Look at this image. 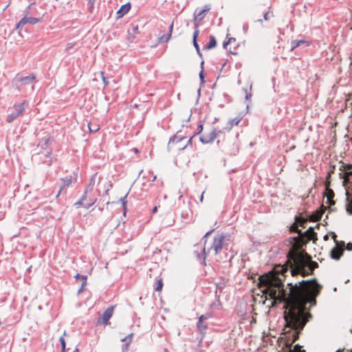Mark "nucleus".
I'll use <instances>...</instances> for the list:
<instances>
[{"label":"nucleus","instance_id":"1","mask_svg":"<svg viewBox=\"0 0 352 352\" xmlns=\"http://www.w3.org/2000/svg\"><path fill=\"white\" fill-rule=\"evenodd\" d=\"M287 258L286 265L276 266L273 271L260 276L258 285L266 298L269 296L273 300L272 306L284 303L286 327L294 330L292 334V342H294L298 338L300 331L311 317L307 309L316 305V298L320 292L321 286L314 278L302 280L294 284L288 283V291L285 289L279 274L285 276L288 267L292 276L297 274L306 276L311 274L318 267V264L312 261L307 253L304 252L292 250Z\"/></svg>","mask_w":352,"mask_h":352},{"label":"nucleus","instance_id":"2","mask_svg":"<svg viewBox=\"0 0 352 352\" xmlns=\"http://www.w3.org/2000/svg\"><path fill=\"white\" fill-rule=\"evenodd\" d=\"M343 182L346 184H351L348 188H352V171H349L345 173ZM346 196L347 201L346 205V210L348 214H352V197L347 190H346Z\"/></svg>","mask_w":352,"mask_h":352},{"label":"nucleus","instance_id":"3","mask_svg":"<svg viewBox=\"0 0 352 352\" xmlns=\"http://www.w3.org/2000/svg\"><path fill=\"white\" fill-rule=\"evenodd\" d=\"M25 101L18 104H14L12 107V109L13 110V111L10 113L7 116L6 120L8 123H11L15 119H16L18 117H19L23 113V112L25 111Z\"/></svg>","mask_w":352,"mask_h":352},{"label":"nucleus","instance_id":"4","mask_svg":"<svg viewBox=\"0 0 352 352\" xmlns=\"http://www.w3.org/2000/svg\"><path fill=\"white\" fill-rule=\"evenodd\" d=\"M224 240L225 235L223 233L215 235L210 248L208 250V252L212 250L215 254H218L223 248Z\"/></svg>","mask_w":352,"mask_h":352},{"label":"nucleus","instance_id":"5","mask_svg":"<svg viewBox=\"0 0 352 352\" xmlns=\"http://www.w3.org/2000/svg\"><path fill=\"white\" fill-rule=\"evenodd\" d=\"M218 133L215 129H213L210 133L204 134L199 137V140L203 144H209L212 142L217 137Z\"/></svg>","mask_w":352,"mask_h":352},{"label":"nucleus","instance_id":"6","mask_svg":"<svg viewBox=\"0 0 352 352\" xmlns=\"http://www.w3.org/2000/svg\"><path fill=\"white\" fill-rule=\"evenodd\" d=\"M114 306L109 307L101 316V317L98 320V322L101 321V322L104 325H107L109 324V320L111 318L113 313Z\"/></svg>","mask_w":352,"mask_h":352},{"label":"nucleus","instance_id":"7","mask_svg":"<svg viewBox=\"0 0 352 352\" xmlns=\"http://www.w3.org/2000/svg\"><path fill=\"white\" fill-rule=\"evenodd\" d=\"M210 10V6L209 4H207L204 6V8L202 10H201L199 11H197V10L195 11V19H194L195 25H196V23H198V25H199V22L202 21V19L206 16V12L208 11H209Z\"/></svg>","mask_w":352,"mask_h":352},{"label":"nucleus","instance_id":"8","mask_svg":"<svg viewBox=\"0 0 352 352\" xmlns=\"http://www.w3.org/2000/svg\"><path fill=\"white\" fill-rule=\"evenodd\" d=\"M344 242L342 241L340 245L336 242V247L331 251V256L332 258L338 260L342 255L344 251Z\"/></svg>","mask_w":352,"mask_h":352},{"label":"nucleus","instance_id":"9","mask_svg":"<svg viewBox=\"0 0 352 352\" xmlns=\"http://www.w3.org/2000/svg\"><path fill=\"white\" fill-rule=\"evenodd\" d=\"M40 21L38 18L32 16H24L16 24V28H21L23 25L27 23L36 24Z\"/></svg>","mask_w":352,"mask_h":352},{"label":"nucleus","instance_id":"10","mask_svg":"<svg viewBox=\"0 0 352 352\" xmlns=\"http://www.w3.org/2000/svg\"><path fill=\"white\" fill-rule=\"evenodd\" d=\"M210 316L209 314L206 315H201L198 320V322L197 323V327L198 329V331L201 333L204 334L206 333V329H208V325L204 324V320H206L207 318H209Z\"/></svg>","mask_w":352,"mask_h":352},{"label":"nucleus","instance_id":"11","mask_svg":"<svg viewBox=\"0 0 352 352\" xmlns=\"http://www.w3.org/2000/svg\"><path fill=\"white\" fill-rule=\"evenodd\" d=\"M173 29V22H172L171 24L169 25L166 34H159V37H158L159 43H167L171 37Z\"/></svg>","mask_w":352,"mask_h":352},{"label":"nucleus","instance_id":"12","mask_svg":"<svg viewBox=\"0 0 352 352\" xmlns=\"http://www.w3.org/2000/svg\"><path fill=\"white\" fill-rule=\"evenodd\" d=\"M199 34V30L198 28V23H196V28L193 33V45H194L195 48L196 49L197 54L201 57L202 54L201 53L199 46L197 42V37L198 36Z\"/></svg>","mask_w":352,"mask_h":352},{"label":"nucleus","instance_id":"13","mask_svg":"<svg viewBox=\"0 0 352 352\" xmlns=\"http://www.w3.org/2000/svg\"><path fill=\"white\" fill-rule=\"evenodd\" d=\"M304 235L307 238L308 240H312L314 241L317 240V234L314 232L313 227L309 228L305 232Z\"/></svg>","mask_w":352,"mask_h":352},{"label":"nucleus","instance_id":"14","mask_svg":"<svg viewBox=\"0 0 352 352\" xmlns=\"http://www.w3.org/2000/svg\"><path fill=\"white\" fill-rule=\"evenodd\" d=\"M131 8L130 3L122 5L117 12L118 17H121L126 13H127Z\"/></svg>","mask_w":352,"mask_h":352},{"label":"nucleus","instance_id":"15","mask_svg":"<svg viewBox=\"0 0 352 352\" xmlns=\"http://www.w3.org/2000/svg\"><path fill=\"white\" fill-rule=\"evenodd\" d=\"M138 25H135L132 27L131 32H128V36L126 37V39L129 42L132 43L133 41L138 33Z\"/></svg>","mask_w":352,"mask_h":352},{"label":"nucleus","instance_id":"16","mask_svg":"<svg viewBox=\"0 0 352 352\" xmlns=\"http://www.w3.org/2000/svg\"><path fill=\"white\" fill-rule=\"evenodd\" d=\"M326 197H327V201L330 206H333L335 204V201L333 200V198L334 197V192H333V190L327 188Z\"/></svg>","mask_w":352,"mask_h":352},{"label":"nucleus","instance_id":"17","mask_svg":"<svg viewBox=\"0 0 352 352\" xmlns=\"http://www.w3.org/2000/svg\"><path fill=\"white\" fill-rule=\"evenodd\" d=\"M133 333L129 334L125 338H122L121 341L124 342L127 340V342L122 346V351L126 352L128 351V348L131 342H132Z\"/></svg>","mask_w":352,"mask_h":352},{"label":"nucleus","instance_id":"18","mask_svg":"<svg viewBox=\"0 0 352 352\" xmlns=\"http://www.w3.org/2000/svg\"><path fill=\"white\" fill-rule=\"evenodd\" d=\"M74 277L76 279L77 278H80L82 279L81 286H80V287L78 289V293H80V292H82L84 290L85 287L87 285V276H85V275H80L79 274H77Z\"/></svg>","mask_w":352,"mask_h":352},{"label":"nucleus","instance_id":"19","mask_svg":"<svg viewBox=\"0 0 352 352\" xmlns=\"http://www.w3.org/2000/svg\"><path fill=\"white\" fill-rule=\"evenodd\" d=\"M306 44L307 46L309 45V42L303 39L298 40V41H292V50H294L295 48L299 47L302 44Z\"/></svg>","mask_w":352,"mask_h":352},{"label":"nucleus","instance_id":"20","mask_svg":"<svg viewBox=\"0 0 352 352\" xmlns=\"http://www.w3.org/2000/svg\"><path fill=\"white\" fill-rule=\"evenodd\" d=\"M34 80V76L33 75L28 76L25 77H20L19 78V81L21 82H24L25 85H30L32 84L33 81Z\"/></svg>","mask_w":352,"mask_h":352},{"label":"nucleus","instance_id":"21","mask_svg":"<svg viewBox=\"0 0 352 352\" xmlns=\"http://www.w3.org/2000/svg\"><path fill=\"white\" fill-rule=\"evenodd\" d=\"M52 143V139L50 137L44 138L39 142L38 146H40L42 148H47L49 145Z\"/></svg>","mask_w":352,"mask_h":352},{"label":"nucleus","instance_id":"22","mask_svg":"<svg viewBox=\"0 0 352 352\" xmlns=\"http://www.w3.org/2000/svg\"><path fill=\"white\" fill-rule=\"evenodd\" d=\"M95 182H96V177L94 175H93L89 180V183L88 186L85 188V190L84 192L85 195H87L89 192H91L93 190V188L95 185Z\"/></svg>","mask_w":352,"mask_h":352},{"label":"nucleus","instance_id":"23","mask_svg":"<svg viewBox=\"0 0 352 352\" xmlns=\"http://www.w3.org/2000/svg\"><path fill=\"white\" fill-rule=\"evenodd\" d=\"M217 45V41L214 36H210L208 43L204 47L205 50H210L214 47Z\"/></svg>","mask_w":352,"mask_h":352},{"label":"nucleus","instance_id":"24","mask_svg":"<svg viewBox=\"0 0 352 352\" xmlns=\"http://www.w3.org/2000/svg\"><path fill=\"white\" fill-rule=\"evenodd\" d=\"M242 120V116H239L234 118H232L229 120L228 124L230 129L232 128L234 126L238 125V124L240 122V121Z\"/></svg>","mask_w":352,"mask_h":352},{"label":"nucleus","instance_id":"25","mask_svg":"<svg viewBox=\"0 0 352 352\" xmlns=\"http://www.w3.org/2000/svg\"><path fill=\"white\" fill-rule=\"evenodd\" d=\"M128 195H129V192H126L125 194V195L123 197L120 198V201L121 202L122 206L123 207V210H124L123 214H124V215H125L126 212V203H127L126 197H127Z\"/></svg>","mask_w":352,"mask_h":352},{"label":"nucleus","instance_id":"26","mask_svg":"<svg viewBox=\"0 0 352 352\" xmlns=\"http://www.w3.org/2000/svg\"><path fill=\"white\" fill-rule=\"evenodd\" d=\"M88 127L91 133L97 132L100 129V126L98 124L88 123Z\"/></svg>","mask_w":352,"mask_h":352},{"label":"nucleus","instance_id":"27","mask_svg":"<svg viewBox=\"0 0 352 352\" xmlns=\"http://www.w3.org/2000/svg\"><path fill=\"white\" fill-rule=\"evenodd\" d=\"M162 287H163L162 279V278L157 279L155 290L157 292H160L162 291Z\"/></svg>","mask_w":352,"mask_h":352},{"label":"nucleus","instance_id":"28","mask_svg":"<svg viewBox=\"0 0 352 352\" xmlns=\"http://www.w3.org/2000/svg\"><path fill=\"white\" fill-rule=\"evenodd\" d=\"M59 341L61 344V352H65L66 350V343L63 337H60Z\"/></svg>","mask_w":352,"mask_h":352},{"label":"nucleus","instance_id":"29","mask_svg":"<svg viewBox=\"0 0 352 352\" xmlns=\"http://www.w3.org/2000/svg\"><path fill=\"white\" fill-rule=\"evenodd\" d=\"M86 195L85 193L83 195V196L81 197V199L77 201L76 204H75V206L77 207V208H79L81 206H82L83 204V201L85 200L86 199Z\"/></svg>","mask_w":352,"mask_h":352},{"label":"nucleus","instance_id":"30","mask_svg":"<svg viewBox=\"0 0 352 352\" xmlns=\"http://www.w3.org/2000/svg\"><path fill=\"white\" fill-rule=\"evenodd\" d=\"M322 215V212H317L316 214L312 215V218L314 221H319Z\"/></svg>","mask_w":352,"mask_h":352},{"label":"nucleus","instance_id":"31","mask_svg":"<svg viewBox=\"0 0 352 352\" xmlns=\"http://www.w3.org/2000/svg\"><path fill=\"white\" fill-rule=\"evenodd\" d=\"M233 42L235 43L236 42V39L234 38H232V37L230 38L227 42H224L223 43V47L226 49L227 46L228 45L231 44Z\"/></svg>","mask_w":352,"mask_h":352},{"label":"nucleus","instance_id":"32","mask_svg":"<svg viewBox=\"0 0 352 352\" xmlns=\"http://www.w3.org/2000/svg\"><path fill=\"white\" fill-rule=\"evenodd\" d=\"M100 74L102 80V81L104 82V86L108 85H109V81H108L107 78L104 76V72L101 71V72H100Z\"/></svg>","mask_w":352,"mask_h":352},{"label":"nucleus","instance_id":"33","mask_svg":"<svg viewBox=\"0 0 352 352\" xmlns=\"http://www.w3.org/2000/svg\"><path fill=\"white\" fill-rule=\"evenodd\" d=\"M96 200L97 199L96 198L89 199V202L86 205H85V207L86 208H89L96 203Z\"/></svg>","mask_w":352,"mask_h":352},{"label":"nucleus","instance_id":"34","mask_svg":"<svg viewBox=\"0 0 352 352\" xmlns=\"http://www.w3.org/2000/svg\"><path fill=\"white\" fill-rule=\"evenodd\" d=\"M196 134H197V133H195L192 137H190V138L188 139L187 144H186V145H184V146H182V147L179 148V149L183 150V149H184V148L188 146V144H191V143H192V140L193 137H194Z\"/></svg>","mask_w":352,"mask_h":352},{"label":"nucleus","instance_id":"35","mask_svg":"<svg viewBox=\"0 0 352 352\" xmlns=\"http://www.w3.org/2000/svg\"><path fill=\"white\" fill-rule=\"evenodd\" d=\"M183 138H179L177 135H175L173 139H171L170 140H172L173 142H178L179 141L182 140Z\"/></svg>","mask_w":352,"mask_h":352},{"label":"nucleus","instance_id":"36","mask_svg":"<svg viewBox=\"0 0 352 352\" xmlns=\"http://www.w3.org/2000/svg\"><path fill=\"white\" fill-rule=\"evenodd\" d=\"M63 181H64V186H69L72 182L71 179H65Z\"/></svg>","mask_w":352,"mask_h":352},{"label":"nucleus","instance_id":"37","mask_svg":"<svg viewBox=\"0 0 352 352\" xmlns=\"http://www.w3.org/2000/svg\"><path fill=\"white\" fill-rule=\"evenodd\" d=\"M346 249L349 251L352 250V243H348L346 245Z\"/></svg>","mask_w":352,"mask_h":352},{"label":"nucleus","instance_id":"38","mask_svg":"<svg viewBox=\"0 0 352 352\" xmlns=\"http://www.w3.org/2000/svg\"><path fill=\"white\" fill-rule=\"evenodd\" d=\"M199 78H200L201 82H204V70L203 69H201V72H199Z\"/></svg>","mask_w":352,"mask_h":352},{"label":"nucleus","instance_id":"39","mask_svg":"<svg viewBox=\"0 0 352 352\" xmlns=\"http://www.w3.org/2000/svg\"><path fill=\"white\" fill-rule=\"evenodd\" d=\"M213 231H214V230H213V229H212V230H210L208 231V232L205 234V235L204 236V239H206V238L208 235H210V234Z\"/></svg>","mask_w":352,"mask_h":352},{"label":"nucleus","instance_id":"40","mask_svg":"<svg viewBox=\"0 0 352 352\" xmlns=\"http://www.w3.org/2000/svg\"><path fill=\"white\" fill-rule=\"evenodd\" d=\"M268 14H269V12H266L264 15H263V18L265 21H267L269 20V16H268Z\"/></svg>","mask_w":352,"mask_h":352},{"label":"nucleus","instance_id":"41","mask_svg":"<svg viewBox=\"0 0 352 352\" xmlns=\"http://www.w3.org/2000/svg\"><path fill=\"white\" fill-rule=\"evenodd\" d=\"M52 149H49V151H47V153L45 154V155L47 157H50L52 155Z\"/></svg>","mask_w":352,"mask_h":352},{"label":"nucleus","instance_id":"42","mask_svg":"<svg viewBox=\"0 0 352 352\" xmlns=\"http://www.w3.org/2000/svg\"><path fill=\"white\" fill-rule=\"evenodd\" d=\"M198 129H199V131H198V132L197 133H200L202 131V130H203V125L202 124H199V126H198Z\"/></svg>","mask_w":352,"mask_h":352},{"label":"nucleus","instance_id":"43","mask_svg":"<svg viewBox=\"0 0 352 352\" xmlns=\"http://www.w3.org/2000/svg\"><path fill=\"white\" fill-rule=\"evenodd\" d=\"M204 192H202V193L201 194L200 198H199V201L201 203L203 202V200H204Z\"/></svg>","mask_w":352,"mask_h":352},{"label":"nucleus","instance_id":"44","mask_svg":"<svg viewBox=\"0 0 352 352\" xmlns=\"http://www.w3.org/2000/svg\"><path fill=\"white\" fill-rule=\"evenodd\" d=\"M63 187H64V186H62V187L60 188V190H58V192H57L56 197H58L60 195V192H61L62 190L63 189Z\"/></svg>","mask_w":352,"mask_h":352},{"label":"nucleus","instance_id":"45","mask_svg":"<svg viewBox=\"0 0 352 352\" xmlns=\"http://www.w3.org/2000/svg\"><path fill=\"white\" fill-rule=\"evenodd\" d=\"M157 211V206H155L153 208V213H155Z\"/></svg>","mask_w":352,"mask_h":352},{"label":"nucleus","instance_id":"46","mask_svg":"<svg viewBox=\"0 0 352 352\" xmlns=\"http://www.w3.org/2000/svg\"><path fill=\"white\" fill-rule=\"evenodd\" d=\"M203 253L204 254V257H206V248L204 247V249H203Z\"/></svg>","mask_w":352,"mask_h":352},{"label":"nucleus","instance_id":"47","mask_svg":"<svg viewBox=\"0 0 352 352\" xmlns=\"http://www.w3.org/2000/svg\"><path fill=\"white\" fill-rule=\"evenodd\" d=\"M328 238H329V237H328V235H327V234H326V235L324 236V239L325 241H327V240L328 239Z\"/></svg>","mask_w":352,"mask_h":352},{"label":"nucleus","instance_id":"48","mask_svg":"<svg viewBox=\"0 0 352 352\" xmlns=\"http://www.w3.org/2000/svg\"><path fill=\"white\" fill-rule=\"evenodd\" d=\"M250 96H251L250 94H247L245 98H246V99H248V98L250 97Z\"/></svg>","mask_w":352,"mask_h":352},{"label":"nucleus","instance_id":"49","mask_svg":"<svg viewBox=\"0 0 352 352\" xmlns=\"http://www.w3.org/2000/svg\"><path fill=\"white\" fill-rule=\"evenodd\" d=\"M204 63V60H202V61H201V68H202V69H203Z\"/></svg>","mask_w":352,"mask_h":352},{"label":"nucleus","instance_id":"50","mask_svg":"<svg viewBox=\"0 0 352 352\" xmlns=\"http://www.w3.org/2000/svg\"><path fill=\"white\" fill-rule=\"evenodd\" d=\"M155 179H156V176L155 175V176L153 177V178L152 181H153H153H155Z\"/></svg>","mask_w":352,"mask_h":352},{"label":"nucleus","instance_id":"51","mask_svg":"<svg viewBox=\"0 0 352 352\" xmlns=\"http://www.w3.org/2000/svg\"><path fill=\"white\" fill-rule=\"evenodd\" d=\"M296 231L299 233V234H301V230H296Z\"/></svg>","mask_w":352,"mask_h":352},{"label":"nucleus","instance_id":"52","mask_svg":"<svg viewBox=\"0 0 352 352\" xmlns=\"http://www.w3.org/2000/svg\"><path fill=\"white\" fill-rule=\"evenodd\" d=\"M229 51H230V52L231 54H235V52H234L231 51L230 50Z\"/></svg>","mask_w":352,"mask_h":352},{"label":"nucleus","instance_id":"53","mask_svg":"<svg viewBox=\"0 0 352 352\" xmlns=\"http://www.w3.org/2000/svg\"><path fill=\"white\" fill-rule=\"evenodd\" d=\"M336 234H334V235L333 236V238L335 239H336Z\"/></svg>","mask_w":352,"mask_h":352},{"label":"nucleus","instance_id":"54","mask_svg":"<svg viewBox=\"0 0 352 352\" xmlns=\"http://www.w3.org/2000/svg\"><path fill=\"white\" fill-rule=\"evenodd\" d=\"M296 226V224H294V226L292 227V228H294Z\"/></svg>","mask_w":352,"mask_h":352},{"label":"nucleus","instance_id":"55","mask_svg":"<svg viewBox=\"0 0 352 352\" xmlns=\"http://www.w3.org/2000/svg\"><path fill=\"white\" fill-rule=\"evenodd\" d=\"M351 352H352V350H351Z\"/></svg>","mask_w":352,"mask_h":352}]
</instances>
